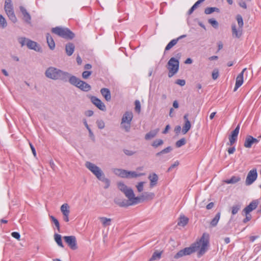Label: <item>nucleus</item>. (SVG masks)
I'll return each mask as SVG.
<instances>
[{
	"instance_id": "nucleus-22",
	"label": "nucleus",
	"mask_w": 261,
	"mask_h": 261,
	"mask_svg": "<svg viewBox=\"0 0 261 261\" xmlns=\"http://www.w3.org/2000/svg\"><path fill=\"white\" fill-rule=\"evenodd\" d=\"M98 219L100 220L103 227H106L111 224L112 219L111 218L105 217H100L98 218Z\"/></svg>"
},
{
	"instance_id": "nucleus-32",
	"label": "nucleus",
	"mask_w": 261,
	"mask_h": 261,
	"mask_svg": "<svg viewBox=\"0 0 261 261\" xmlns=\"http://www.w3.org/2000/svg\"><path fill=\"white\" fill-rule=\"evenodd\" d=\"M220 212H219L216 214L215 217L214 218V219L211 221L210 223V224L212 226L215 227L217 225L220 218Z\"/></svg>"
},
{
	"instance_id": "nucleus-28",
	"label": "nucleus",
	"mask_w": 261,
	"mask_h": 261,
	"mask_svg": "<svg viewBox=\"0 0 261 261\" xmlns=\"http://www.w3.org/2000/svg\"><path fill=\"white\" fill-rule=\"evenodd\" d=\"M68 80L71 84L75 86L76 87L77 86V83L79 84L81 81L79 79L77 78L75 76H71L70 74Z\"/></svg>"
},
{
	"instance_id": "nucleus-33",
	"label": "nucleus",
	"mask_w": 261,
	"mask_h": 261,
	"mask_svg": "<svg viewBox=\"0 0 261 261\" xmlns=\"http://www.w3.org/2000/svg\"><path fill=\"white\" fill-rule=\"evenodd\" d=\"M121 128L125 130L126 132H129L130 129L131 123L128 122H121L120 123Z\"/></svg>"
},
{
	"instance_id": "nucleus-20",
	"label": "nucleus",
	"mask_w": 261,
	"mask_h": 261,
	"mask_svg": "<svg viewBox=\"0 0 261 261\" xmlns=\"http://www.w3.org/2000/svg\"><path fill=\"white\" fill-rule=\"evenodd\" d=\"M77 87L85 91H88L91 89L90 85L81 80L79 84L77 83Z\"/></svg>"
},
{
	"instance_id": "nucleus-47",
	"label": "nucleus",
	"mask_w": 261,
	"mask_h": 261,
	"mask_svg": "<svg viewBox=\"0 0 261 261\" xmlns=\"http://www.w3.org/2000/svg\"><path fill=\"white\" fill-rule=\"evenodd\" d=\"M50 217L57 228L58 231H60V224L58 220L53 216H51Z\"/></svg>"
},
{
	"instance_id": "nucleus-3",
	"label": "nucleus",
	"mask_w": 261,
	"mask_h": 261,
	"mask_svg": "<svg viewBox=\"0 0 261 261\" xmlns=\"http://www.w3.org/2000/svg\"><path fill=\"white\" fill-rule=\"evenodd\" d=\"M85 166L99 180L105 184V189H107L109 187L110 181L106 177L104 173L100 167L90 162H86Z\"/></svg>"
},
{
	"instance_id": "nucleus-41",
	"label": "nucleus",
	"mask_w": 261,
	"mask_h": 261,
	"mask_svg": "<svg viewBox=\"0 0 261 261\" xmlns=\"http://www.w3.org/2000/svg\"><path fill=\"white\" fill-rule=\"evenodd\" d=\"M172 148H171V147H170V146L167 147L166 148H165V149H163L162 150H161V151L156 153L155 155L156 156H159L161 155L162 154H165V153H169V152H170L172 150Z\"/></svg>"
},
{
	"instance_id": "nucleus-19",
	"label": "nucleus",
	"mask_w": 261,
	"mask_h": 261,
	"mask_svg": "<svg viewBox=\"0 0 261 261\" xmlns=\"http://www.w3.org/2000/svg\"><path fill=\"white\" fill-rule=\"evenodd\" d=\"M26 45L28 47L31 49H34L36 51H39L40 47L38 45V44L33 41L31 40H27V42L26 43Z\"/></svg>"
},
{
	"instance_id": "nucleus-11",
	"label": "nucleus",
	"mask_w": 261,
	"mask_h": 261,
	"mask_svg": "<svg viewBox=\"0 0 261 261\" xmlns=\"http://www.w3.org/2000/svg\"><path fill=\"white\" fill-rule=\"evenodd\" d=\"M240 125H238L236 128L231 133V135L229 137V142L227 145H232L236 141L237 137L239 133Z\"/></svg>"
},
{
	"instance_id": "nucleus-63",
	"label": "nucleus",
	"mask_w": 261,
	"mask_h": 261,
	"mask_svg": "<svg viewBox=\"0 0 261 261\" xmlns=\"http://www.w3.org/2000/svg\"><path fill=\"white\" fill-rule=\"evenodd\" d=\"M173 107L177 109L179 107L178 102L177 100H174L173 102Z\"/></svg>"
},
{
	"instance_id": "nucleus-54",
	"label": "nucleus",
	"mask_w": 261,
	"mask_h": 261,
	"mask_svg": "<svg viewBox=\"0 0 261 261\" xmlns=\"http://www.w3.org/2000/svg\"><path fill=\"white\" fill-rule=\"evenodd\" d=\"M179 164V163L178 161H175L173 164H172L170 167L168 169L167 171L170 172L173 169L177 167Z\"/></svg>"
},
{
	"instance_id": "nucleus-58",
	"label": "nucleus",
	"mask_w": 261,
	"mask_h": 261,
	"mask_svg": "<svg viewBox=\"0 0 261 261\" xmlns=\"http://www.w3.org/2000/svg\"><path fill=\"white\" fill-rule=\"evenodd\" d=\"M176 84H177L181 86H183L185 85L186 82L184 80H179V79L176 81Z\"/></svg>"
},
{
	"instance_id": "nucleus-39",
	"label": "nucleus",
	"mask_w": 261,
	"mask_h": 261,
	"mask_svg": "<svg viewBox=\"0 0 261 261\" xmlns=\"http://www.w3.org/2000/svg\"><path fill=\"white\" fill-rule=\"evenodd\" d=\"M241 207V204L233 205L231 207V214L233 215H236L239 212Z\"/></svg>"
},
{
	"instance_id": "nucleus-2",
	"label": "nucleus",
	"mask_w": 261,
	"mask_h": 261,
	"mask_svg": "<svg viewBox=\"0 0 261 261\" xmlns=\"http://www.w3.org/2000/svg\"><path fill=\"white\" fill-rule=\"evenodd\" d=\"M209 234L203 233L200 239L195 243H193L190 247H186L179 251L174 256L178 259L185 255H190L194 252L197 253V256L200 257L203 256L208 250L209 247Z\"/></svg>"
},
{
	"instance_id": "nucleus-25",
	"label": "nucleus",
	"mask_w": 261,
	"mask_h": 261,
	"mask_svg": "<svg viewBox=\"0 0 261 261\" xmlns=\"http://www.w3.org/2000/svg\"><path fill=\"white\" fill-rule=\"evenodd\" d=\"M46 40L49 48L53 50L55 47V43L53 37L50 35V34H46Z\"/></svg>"
},
{
	"instance_id": "nucleus-62",
	"label": "nucleus",
	"mask_w": 261,
	"mask_h": 261,
	"mask_svg": "<svg viewBox=\"0 0 261 261\" xmlns=\"http://www.w3.org/2000/svg\"><path fill=\"white\" fill-rule=\"evenodd\" d=\"M30 145L31 150L32 151V152L33 153V155L35 156H36V152L35 148L34 147V146L32 145V144L31 143H30Z\"/></svg>"
},
{
	"instance_id": "nucleus-14",
	"label": "nucleus",
	"mask_w": 261,
	"mask_h": 261,
	"mask_svg": "<svg viewBox=\"0 0 261 261\" xmlns=\"http://www.w3.org/2000/svg\"><path fill=\"white\" fill-rule=\"evenodd\" d=\"M20 10L23 15V20L28 24L31 23V16L27 10L22 6L20 7Z\"/></svg>"
},
{
	"instance_id": "nucleus-43",
	"label": "nucleus",
	"mask_w": 261,
	"mask_h": 261,
	"mask_svg": "<svg viewBox=\"0 0 261 261\" xmlns=\"http://www.w3.org/2000/svg\"><path fill=\"white\" fill-rule=\"evenodd\" d=\"M236 19L238 23V27L243 28L244 22L242 17L240 15H238L237 16Z\"/></svg>"
},
{
	"instance_id": "nucleus-55",
	"label": "nucleus",
	"mask_w": 261,
	"mask_h": 261,
	"mask_svg": "<svg viewBox=\"0 0 261 261\" xmlns=\"http://www.w3.org/2000/svg\"><path fill=\"white\" fill-rule=\"evenodd\" d=\"M91 74V72L89 71H85L82 73V77L84 79H88Z\"/></svg>"
},
{
	"instance_id": "nucleus-53",
	"label": "nucleus",
	"mask_w": 261,
	"mask_h": 261,
	"mask_svg": "<svg viewBox=\"0 0 261 261\" xmlns=\"http://www.w3.org/2000/svg\"><path fill=\"white\" fill-rule=\"evenodd\" d=\"M219 76V71L217 69H215L212 72V78L213 80H216Z\"/></svg>"
},
{
	"instance_id": "nucleus-60",
	"label": "nucleus",
	"mask_w": 261,
	"mask_h": 261,
	"mask_svg": "<svg viewBox=\"0 0 261 261\" xmlns=\"http://www.w3.org/2000/svg\"><path fill=\"white\" fill-rule=\"evenodd\" d=\"M239 5L240 7H241L243 8L246 9L247 8V5L245 2L244 1H241L239 3Z\"/></svg>"
},
{
	"instance_id": "nucleus-50",
	"label": "nucleus",
	"mask_w": 261,
	"mask_h": 261,
	"mask_svg": "<svg viewBox=\"0 0 261 261\" xmlns=\"http://www.w3.org/2000/svg\"><path fill=\"white\" fill-rule=\"evenodd\" d=\"M242 215H245L246 217L243 220L244 223H246L251 219L252 217L249 213H243L242 212Z\"/></svg>"
},
{
	"instance_id": "nucleus-42",
	"label": "nucleus",
	"mask_w": 261,
	"mask_h": 261,
	"mask_svg": "<svg viewBox=\"0 0 261 261\" xmlns=\"http://www.w3.org/2000/svg\"><path fill=\"white\" fill-rule=\"evenodd\" d=\"M163 143L164 142L162 139H157L152 142L151 145L154 148H157L158 147L163 145Z\"/></svg>"
},
{
	"instance_id": "nucleus-44",
	"label": "nucleus",
	"mask_w": 261,
	"mask_h": 261,
	"mask_svg": "<svg viewBox=\"0 0 261 261\" xmlns=\"http://www.w3.org/2000/svg\"><path fill=\"white\" fill-rule=\"evenodd\" d=\"M208 22L215 29L218 28V22L214 19L211 18L208 19Z\"/></svg>"
},
{
	"instance_id": "nucleus-64",
	"label": "nucleus",
	"mask_w": 261,
	"mask_h": 261,
	"mask_svg": "<svg viewBox=\"0 0 261 261\" xmlns=\"http://www.w3.org/2000/svg\"><path fill=\"white\" fill-rule=\"evenodd\" d=\"M214 204L213 202H210L206 205V208L207 210H210L214 206Z\"/></svg>"
},
{
	"instance_id": "nucleus-16",
	"label": "nucleus",
	"mask_w": 261,
	"mask_h": 261,
	"mask_svg": "<svg viewBox=\"0 0 261 261\" xmlns=\"http://www.w3.org/2000/svg\"><path fill=\"white\" fill-rule=\"evenodd\" d=\"M232 36L235 38H240L242 35L243 29L241 28H237L235 24L231 25Z\"/></svg>"
},
{
	"instance_id": "nucleus-5",
	"label": "nucleus",
	"mask_w": 261,
	"mask_h": 261,
	"mask_svg": "<svg viewBox=\"0 0 261 261\" xmlns=\"http://www.w3.org/2000/svg\"><path fill=\"white\" fill-rule=\"evenodd\" d=\"M51 32L65 39H72L74 37V34L67 28L56 27L51 29Z\"/></svg>"
},
{
	"instance_id": "nucleus-59",
	"label": "nucleus",
	"mask_w": 261,
	"mask_h": 261,
	"mask_svg": "<svg viewBox=\"0 0 261 261\" xmlns=\"http://www.w3.org/2000/svg\"><path fill=\"white\" fill-rule=\"evenodd\" d=\"M235 150H236L235 147H232L229 148L228 149V150H227V151H228L229 154H232V153H234Z\"/></svg>"
},
{
	"instance_id": "nucleus-23",
	"label": "nucleus",
	"mask_w": 261,
	"mask_h": 261,
	"mask_svg": "<svg viewBox=\"0 0 261 261\" xmlns=\"http://www.w3.org/2000/svg\"><path fill=\"white\" fill-rule=\"evenodd\" d=\"M112 171L115 175L122 178H125V176H126V170H125L119 168H114L112 169Z\"/></svg>"
},
{
	"instance_id": "nucleus-24",
	"label": "nucleus",
	"mask_w": 261,
	"mask_h": 261,
	"mask_svg": "<svg viewBox=\"0 0 261 261\" xmlns=\"http://www.w3.org/2000/svg\"><path fill=\"white\" fill-rule=\"evenodd\" d=\"M75 46L72 43H68L66 45L65 50L67 55L69 56L72 55L74 50Z\"/></svg>"
},
{
	"instance_id": "nucleus-57",
	"label": "nucleus",
	"mask_w": 261,
	"mask_h": 261,
	"mask_svg": "<svg viewBox=\"0 0 261 261\" xmlns=\"http://www.w3.org/2000/svg\"><path fill=\"white\" fill-rule=\"evenodd\" d=\"M123 152L126 155H129V156L133 155L135 153V152H134V151H133L132 150H128V149H124L123 150Z\"/></svg>"
},
{
	"instance_id": "nucleus-1",
	"label": "nucleus",
	"mask_w": 261,
	"mask_h": 261,
	"mask_svg": "<svg viewBox=\"0 0 261 261\" xmlns=\"http://www.w3.org/2000/svg\"><path fill=\"white\" fill-rule=\"evenodd\" d=\"M117 186L120 190L125 195L127 200H121L118 198H116L114 202L117 205L121 207H127L130 205H135L142 202L144 200H152L154 198L155 194L153 192H144L140 196H135L133 189L127 187L124 183L119 182Z\"/></svg>"
},
{
	"instance_id": "nucleus-49",
	"label": "nucleus",
	"mask_w": 261,
	"mask_h": 261,
	"mask_svg": "<svg viewBox=\"0 0 261 261\" xmlns=\"http://www.w3.org/2000/svg\"><path fill=\"white\" fill-rule=\"evenodd\" d=\"M96 124L99 129H103L105 126V123L102 120H97Z\"/></svg>"
},
{
	"instance_id": "nucleus-48",
	"label": "nucleus",
	"mask_w": 261,
	"mask_h": 261,
	"mask_svg": "<svg viewBox=\"0 0 261 261\" xmlns=\"http://www.w3.org/2000/svg\"><path fill=\"white\" fill-rule=\"evenodd\" d=\"M145 182L141 181L138 183V184L136 186V188L139 192H141L143 190L144 185Z\"/></svg>"
},
{
	"instance_id": "nucleus-17",
	"label": "nucleus",
	"mask_w": 261,
	"mask_h": 261,
	"mask_svg": "<svg viewBox=\"0 0 261 261\" xmlns=\"http://www.w3.org/2000/svg\"><path fill=\"white\" fill-rule=\"evenodd\" d=\"M148 179L150 180V187L153 188L156 185L159 177L156 174L152 173L149 175Z\"/></svg>"
},
{
	"instance_id": "nucleus-46",
	"label": "nucleus",
	"mask_w": 261,
	"mask_h": 261,
	"mask_svg": "<svg viewBox=\"0 0 261 261\" xmlns=\"http://www.w3.org/2000/svg\"><path fill=\"white\" fill-rule=\"evenodd\" d=\"M186 143V140L185 138H182L176 142V146L177 147H180L184 145Z\"/></svg>"
},
{
	"instance_id": "nucleus-10",
	"label": "nucleus",
	"mask_w": 261,
	"mask_h": 261,
	"mask_svg": "<svg viewBox=\"0 0 261 261\" xmlns=\"http://www.w3.org/2000/svg\"><path fill=\"white\" fill-rule=\"evenodd\" d=\"M91 101L93 105H94L99 110L105 111L106 108L105 105L98 98L95 96L91 97Z\"/></svg>"
},
{
	"instance_id": "nucleus-9",
	"label": "nucleus",
	"mask_w": 261,
	"mask_h": 261,
	"mask_svg": "<svg viewBox=\"0 0 261 261\" xmlns=\"http://www.w3.org/2000/svg\"><path fill=\"white\" fill-rule=\"evenodd\" d=\"M257 177V173L256 169H253L250 170L247 176L246 179V185H251L256 179Z\"/></svg>"
},
{
	"instance_id": "nucleus-13",
	"label": "nucleus",
	"mask_w": 261,
	"mask_h": 261,
	"mask_svg": "<svg viewBox=\"0 0 261 261\" xmlns=\"http://www.w3.org/2000/svg\"><path fill=\"white\" fill-rule=\"evenodd\" d=\"M246 68H244L242 71L237 76L236 78V85L233 91H236L237 90L242 86L243 83V75L244 72Z\"/></svg>"
},
{
	"instance_id": "nucleus-30",
	"label": "nucleus",
	"mask_w": 261,
	"mask_h": 261,
	"mask_svg": "<svg viewBox=\"0 0 261 261\" xmlns=\"http://www.w3.org/2000/svg\"><path fill=\"white\" fill-rule=\"evenodd\" d=\"M162 251H155L152 254L151 257L149 259V261H154L159 260L161 257Z\"/></svg>"
},
{
	"instance_id": "nucleus-15",
	"label": "nucleus",
	"mask_w": 261,
	"mask_h": 261,
	"mask_svg": "<svg viewBox=\"0 0 261 261\" xmlns=\"http://www.w3.org/2000/svg\"><path fill=\"white\" fill-rule=\"evenodd\" d=\"M258 142V140L255 138H254L251 136H248L246 138L244 146L246 148H250L252 144L254 143H257Z\"/></svg>"
},
{
	"instance_id": "nucleus-4",
	"label": "nucleus",
	"mask_w": 261,
	"mask_h": 261,
	"mask_svg": "<svg viewBox=\"0 0 261 261\" xmlns=\"http://www.w3.org/2000/svg\"><path fill=\"white\" fill-rule=\"evenodd\" d=\"M45 76L51 80H60L66 82L69 77V73L54 67L48 68L45 72Z\"/></svg>"
},
{
	"instance_id": "nucleus-51",
	"label": "nucleus",
	"mask_w": 261,
	"mask_h": 261,
	"mask_svg": "<svg viewBox=\"0 0 261 261\" xmlns=\"http://www.w3.org/2000/svg\"><path fill=\"white\" fill-rule=\"evenodd\" d=\"M28 39H27L25 37H20L18 38V41L21 44V46H23L24 45H26V43L27 42V40Z\"/></svg>"
},
{
	"instance_id": "nucleus-34",
	"label": "nucleus",
	"mask_w": 261,
	"mask_h": 261,
	"mask_svg": "<svg viewBox=\"0 0 261 261\" xmlns=\"http://www.w3.org/2000/svg\"><path fill=\"white\" fill-rule=\"evenodd\" d=\"M241 179V178L238 176H233L231 177V178L229 179H227L224 181V182L226 184H235L238 181H239Z\"/></svg>"
},
{
	"instance_id": "nucleus-52",
	"label": "nucleus",
	"mask_w": 261,
	"mask_h": 261,
	"mask_svg": "<svg viewBox=\"0 0 261 261\" xmlns=\"http://www.w3.org/2000/svg\"><path fill=\"white\" fill-rule=\"evenodd\" d=\"M135 110L136 112H137L138 113H140V111H141V105H140V101L138 100H136L135 101Z\"/></svg>"
},
{
	"instance_id": "nucleus-40",
	"label": "nucleus",
	"mask_w": 261,
	"mask_h": 261,
	"mask_svg": "<svg viewBox=\"0 0 261 261\" xmlns=\"http://www.w3.org/2000/svg\"><path fill=\"white\" fill-rule=\"evenodd\" d=\"M178 42V39H173L166 46L165 50H168L170 49L173 46H174Z\"/></svg>"
},
{
	"instance_id": "nucleus-8",
	"label": "nucleus",
	"mask_w": 261,
	"mask_h": 261,
	"mask_svg": "<svg viewBox=\"0 0 261 261\" xmlns=\"http://www.w3.org/2000/svg\"><path fill=\"white\" fill-rule=\"evenodd\" d=\"M63 239L70 249L72 250L77 249V241L75 236H64Z\"/></svg>"
},
{
	"instance_id": "nucleus-6",
	"label": "nucleus",
	"mask_w": 261,
	"mask_h": 261,
	"mask_svg": "<svg viewBox=\"0 0 261 261\" xmlns=\"http://www.w3.org/2000/svg\"><path fill=\"white\" fill-rule=\"evenodd\" d=\"M167 66V68L169 70L168 76L171 77L176 74L178 70L179 61L177 59L172 57L169 60Z\"/></svg>"
},
{
	"instance_id": "nucleus-56",
	"label": "nucleus",
	"mask_w": 261,
	"mask_h": 261,
	"mask_svg": "<svg viewBox=\"0 0 261 261\" xmlns=\"http://www.w3.org/2000/svg\"><path fill=\"white\" fill-rule=\"evenodd\" d=\"M11 236L18 241H19L20 239V234L17 232H13L11 233Z\"/></svg>"
},
{
	"instance_id": "nucleus-38",
	"label": "nucleus",
	"mask_w": 261,
	"mask_h": 261,
	"mask_svg": "<svg viewBox=\"0 0 261 261\" xmlns=\"http://www.w3.org/2000/svg\"><path fill=\"white\" fill-rule=\"evenodd\" d=\"M191 125L190 121H187L185 123L182 127V133L183 134H186L191 128Z\"/></svg>"
},
{
	"instance_id": "nucleus-12",
	"label": "nucleus",
	"mask_w": 261,
	"mask_h": 261,
	"mask_svg": "<svg viewBox=\"0 0 261 261\" xmlns=\"http://www.w3.org/2000/svg\"><path fill=\"white\" fill-rule=\"evenodd\" d=\"M258 204V200H253L250 204L247 205L246 207L244 208L243 210V213H249L251 212L252 211L255 210Z\"/></svg>"
},
{
	"instance_id": "nucleus-61",
	"label": "nucleus",
	"mask_w": 261,
	"mask_h": 261,
	"mask_svg": "<svg viewBox=\"0 0 261 261\" xmlns=\"http://www.w3.org/2000/svg\"><path fill=\"white\" fill-rule=\"evenodd\" d=\"M85 114L87 116L90 117L93 115V112L91 110H89L86 112Z\"/></svg>"
},
{
	"instance_id": "nucleus-7",
	"label": "nucleus",
	"mask_w": 261,
	"mask_h": 261,
	"mask_svg": "<svg viewBox=\"0 0 261 261\" xmlns=\"http://www.w3.org/2000/svg\"><path fill=\"white\" fill-rule=\"evenodd\" d=\"M5 10L9 19L14 23L17 21V18L14 13L11 0H5Z\"/></svg>"
},
{
	"instance_id": "nucleus-31",
	"label": "nucleus",
	"mask_w": 261,
	"mask_h": 261,
	"mask_svg": "<svg viewBox=\"0 0 261 261\" xmlns=\"http://www.w3.org/2000/svg\"><path fill=\"white\" fill-rule=\"evenodd\" d=\"M126 176H125V178H129V177H132V178H134V177H139V176H142L144 174L143 173H137L135 171H126Z\"/></svg>"
},
{
	"instance_id": "nucleus-27",
	"label": "nucleus",
	"mask_w": 261,
	"mask_h": 261,
	"mask_svg": "<svg viewBox=\"0 0 261 261\" xmlns=\"http://www.w3.org/2000/svg\"><path fill=\"white\" fill-rule=\"evenodd\" d=\"M54 240H55V242H56V243L58 244V245L61 248H63L64 245L62 241L61 235L58 234V233H55L54 234Z\"/></svg>"
},
{
	"instance_id": "nucleus-21",
	"label": "nucleus",
	"mask_w": 261,
	"mask_h": 261,
	"mask_svg": "<svg viewBox=\"0 0 261 261\" xmlns=\"http://www.w3.org/2000/svg\"><path fill=\"white\" fill-rule=\"evenodd\" d=\"M100 93L107 101H109L111 100V93L108 88H102L100 90Z\"/></svg>"
},
{
	"instance_id": "nucleus-18",
	"label": "nucleus",
	"mask_w": 261,
	"mask_h": 261,
	"mask_svg": "<svg viewBox=\"0 0 261 261\" xmlns=\"http://www.w3.org/2000/svg\"><path fill=\"white\" fill-rule=\"evenodd\" d=\"M133 118V114L132 112L127 111L123 115L121 121L123 122H128L131 123Z\"/></svg>"
},
{
	"instance_id": "nucleus-36",
	"label": "nucleus",
	"mask_w": 261,
	"mask_h": 261,
	"mask_svg": "<svg viewBox=\"0 0 261 261\" xmlns=\"http://www.w3.org/2000/svg\"><path fill=\"white\" fill-rule=\"evenodd\" d=\"M214 12H219L220 10L216 7H208L205 9L204 13L206 14H210Z\"/></svg>"
},
{
	"instance_id": "nucleus-26",
	"label": "nucleus",
	"mask_w": 261,
	"mask_h": 261,
	"mask_svg": "<svg viewBox=\"0 0 261 261\" xmlns=\"http://www.w3.org/2000/svg\"><path fill=\"white\" fill-rule=\"evenodd\" d=\"M159 129H154L150 131L149 133H147L145 136V139L146 140H150L156 136L157 134L158 133Z\"/></svg>"
},
{
	"instance_id": "nucleus-35",
	"label": "nucleus",
	"mask_w": 261,
	"mask_h": 261,
	"mask_svg": "<svg viewBox=\"0 0 261 261\" xmlns=\"http://www.w3.org/2000/svg\"><path fill=\"white\" fill-rule=\"evenodd\" d=\"M188 218L184 216H180L179 218V221L178 222V225L179 226H185L188 222Z\"/></svg>"
},
{
	"instance_id": "nucleus-29",
	"label": "nucleus",
	"mask_w": 261,
	"mask_h": 261,
	"mask_svg": "<svg viewBox=\"0 0 261 261\" xmlns=\"http://www.w3.org/2000/svg\"><path fill=\"white\" fill-rule=\"evenodd\" d=\"M61 211L63 215L69 214L70 207L67 203H64L61 206Z\"/></svg>"
},
{
	"instance_id": "nucleus-45",
	"label": "nucleus",
	"mask_w": 261,
	"mask_h": 261,
	"mask_svg": "<svg viewBox=\"0 0 261 261\" xmlns=\"http://www.w3.org/2000/svg\"><path fill=\"white\" fill-rule=\"evenodd\" d=\"M0 25L3 28L6 27L7 25L5 18L2 15H0Z\"/></svg>"
},
{
	"instance_id": "nucleus-37",
	"label": "nucleus",
	"mask_w": 261,
	"mask_h": 261,
	"mask_svg": "<svg viewBox=\"0 0 261 261\" xmlns=\"http://www.w3.org/2000/svg\"><path fill=\"white\" fill-rule=\"evenodd\" d=\"M205 0H198L196 2L194 5L191 8V9L188 11V14L189 15L191 14L198 7V6L203 2Z\"/></svg>"
}]
</instances>
